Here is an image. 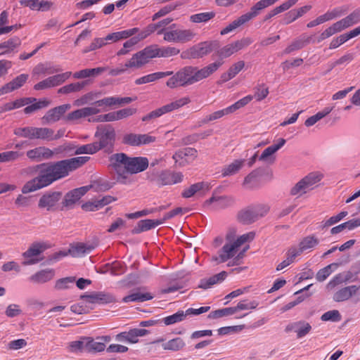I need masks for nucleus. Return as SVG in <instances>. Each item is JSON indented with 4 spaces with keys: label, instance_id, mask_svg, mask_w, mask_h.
Masks as SVG:
<instances>
[{
    "label": "nucleus",
    "instance_id": "1",
    "mask_svg": "<svg viewBox=\"0 0 360 360\" xmlns=\"http://www.w3.org/2000/svg\"><path fill=\"white\" fill-rule=\"evenodd\" d=\"M89 159L88 156H81L37 165L38 175L24 184L22 193L27 194L49 186L68 176L70 172L84 165Z\"/></svg>",
    "mask_w": 360,
    "mask_h": 360
},
{
    "label": "nucleus",
    "instance_id": "2",
    "mask_svg": "<svg viewBox=\"0 0 360 360\" xmlns=\"http://www.w3.org/2000/svg\"><path fill=\"white\" fill-rule=\"evenodd\" d=\"M110 167L116 172L118 182L129 183L128 173L137 174L147 169L148 160L145 157H128L124 153H115L109 158Z\"/></svg>",
    "mask_w": 360,
    "mask_h": 360
},
{
    "label": "nucleus",
    "instance_id": "3",
    "mask_svg": "<svg viewBox=\"0 0 360 360\" xmlns=\"http://www.w3.org/2000/svg\"><path fill=\"white\" fill-rule=\"evenodd\" d=\"M221 65L222 63L218 61L210 63L201 69L194 66H186L170 77L166 84L170 89L192 85L207 78L216 72Z\"/></svg>",
    "mask_w": 360,
    "mask_h": 360
},
{
    "label": "nucleus",
    "instance_id": "4",
    "mask_svg": "<svg viewBox=\"0 0 360 360\" xmlns=\"http://www.w3.org/2000/svg\"><path fill=\"white\" fill-rule=\"evenodd\" d=\"M255 233L250 232L243 234L236 239H231L230 235L226 236V242L221 249L218 252V255L213 256L212 261L215 262L217 264L224 263L230 259L232 262L228 264V266L238 265L244 257L246 248L241 249V246L246 242L252 240L254 238Z\"/></svg>",
    "mask_w": 360,
    "mask_h": 360
},
{
    "label": "nucleus",
    "instance_id": "5",
    "mask_svg": "<svg viewBox=\"0 0 360 360\" xmlns=\"http://www.w3.org/2000/svg\"><path fill=\"white\" fill-rule=\"evenodd\" d=\"M158 34H163L164 40L173 43H186L191 41L195 34L189 29H179L176 24H172L166 29L158 31Z\"/></svg>",
    "mask_w": 360,
    "mask_h": 360
},
{
    "label": "nucleus",
    "instance_id": "6",
    "mask_svg": "<svg viewBox=\"0 0 360 360\" xmlns=\"http://www.w3.org/2000/svg\"><path fill=\"white\" fill-rule=\"evenodd\" d=\"M323 174L319 172H313L300 179L290 190L292 195L301 196L314 189L323 179Z\"/></svg>",
    "mask_w": 360,
    "mask_h": 360
},
{
    "label": "nucleus",
    "instance_id": "7",
    "mask_svg": "<svg viewBox=\"0 0 360 360\" xmlns=\"http://www.w3.org/2000/svg\"><path fill=\"white\" fill-rule=\"evenodd\" d=\"M179 49L175 47H164L158 48V46H148L139 51L141 59L143 61V65H146L152 58L156 57H170L176 56L179 53Z\"/></svg>",
    "mask_w": 360,
    "mask_h": 360
},
{
    "label": "nucleus",
    "instance_id": "8",
    "mask_svg": "<svg viewBox=\"0 0 360 360\" xmlns=\"http://www.w3.org/2000/svg\"><path fill=\"white\" fill-rule=\"evenodd\" d=\"M95 136L98 139V141L95 143H97L99 150L111 148L115 140V131L111 125H99L97 127Z\"/></svg>",
    "mask_w": 360,
    "mask_h": 360
},
{
    "label": "nucleus",
    "instance_id": "9",
    "mask_svg": "<svg viewBox=\"0 0 360 360\" xmlns=\"http://www.w3.org/2000/svg\"><path fill=\"white\" fill-rule=\"evenodd\" d=\"M190 102V99L188 97L181 98L175 101H173L169 104L163 105L159 108H157L148 114L144 115L141 120L143 122H148L152 120H155L162 115L170 112L174 110L179 109V108L186 105Z\"/></svg>",
    "mask_w": 360,
    "mask_h": 360
},
{
    "label": "nucleus",
    "instance_id": "10",
    "mask_svg": "<svg viewBox=\"0 0 360 360\" xmlns=\"http://www.w3.org/2000/svg\"><path fill=\"white\" fill-rule=\"evenodd\" d=\"M47 248V245L44 243H33L27 251L23 252L22 257L25 260L22 262L25 266L32 265L38 263L41 259L38 256Z\"/></svg>",
    "mask_w": 360,
    "mask_h": 360
},
{
    "label": "nucleus",
    "instance_id": "11",
    "mask_svg": "<svg viewBox=\"0 0 360 360\" xmlns=\"http://www.w3.org/2000/svg\"><path fill=\"white\" fill-rule=\"evenodd\" d=\"M212 49V44L205 41L183 51L181 57L184 59L199 58L210 53Z\"/></svg>",
    "mask_w": 360,
    "mask_h": 360
},
{
    "label": "nucleus",
    "instance_id": "12",
    "mask_svg": "<svg viewBox=\"0 0 360 360\" xmlns=\"http://www.w3.org/2000/svg\"><path fill=\"white\" fill-rule=\"evenodd\" d=\"M197 155L198 152L195 148H184L177 150L172 158L177 166L184 167L193 162Z\"/></svg>",
    "mask_w": 360,
    "mask_h": 360
},
{
    "label": "nucleus",
    "instance_id": "13",
    "mask_svg": "<svg viewBox=\"0 0 360 360\" xmlns=\"http://www.w3.org/2000/svg\"><path fill=\"white\" fill-rule=\"evenodd\" d=\"M140 53L138 51L133 54L131 58L126 61L124 65L117 67L116 68L111 69L109 74L111 76H118L127 71L129 69H140L143 68V63L140 56Z\"/></svg>",
    "mask_w": 360,
    "mask_h": 360
},
{
    "label": "nucleus",
    "instance_id": "14",
    "mask_svg": "<svg viewBox=\"0 0 360 360\" xmlns=\"http://www.w3.org/2000/svg\"><path fill=\"white\" fill-rule=\"evenodd\" d=\"M156 140L155 136L148 134H134L129 133L124 135L122 143L132 146H139L146 145L154 142Z\"/></svg>",
    "mask_w": 360,
    "mask_h": 360
},
{
    "label": "nucleus",
    "instance_id": "15",
    "mask_svg": "<svg viewBox=\"0 0 360 360\" xmlns=\"http://www.w3.org/2000/svg\"><path fill=\"white\" fill-rule=\"evenodd\" d=\"M61 198L62 193L58 191L46 193L40 198L38 207L47 211L54 210Z\"/></svg>",
    "mask_w": 360,
    "mask_h": 360
},
{
    "label": "nucleus",
    "instance_id": "16",
    "mask_svg": "<svg viewBox=\"0 0 360 360\" xmlns=\"http://www.w3.org/2000/svg\"><path fill=\"white\" fill-rule=\"evenodd\" d=\"M251 43L252 41L250 39H243L226 44L220 49L219 51V56L223 58H229L243 48L248 46Z\"/></svg>",
    "mask_w": 360,
    "mask_h": 360
},
{
    "label": "nucleus",
    "instance_id": "17",
    "mask_svg": "<svg viewBox=\"0 0 360 360\" xmlns=\"http://www.w3.org/2000/svg\"><path fill=\"white\" fill-rule=\"evenodd\" d=\"M70 108V104H64L48 110L42 117L43 122L46 124L56 122Z\"/></svg>",
    "mask_w": 360,
    "mask_h": 360
},
{
    "label": "nucleus",
    "instance_id": "18",
    "mask_svg": "<svg viewBox=\"0 0 360 360\" xmlns=\"http://www.w3.org/2000/svg\"><path fill=\"white\" fill-rule=\"evenodd\" d=\"M53 154L51 149L44 146L34 148L27 150L26 153V155L30 160L36 162L50 159L53 158Z\"/></svg>",
    "mask_w": 360,
    "mask_h": 360
},
{
    "label": "nucleus",
    "instance_id": "19",
    "mask_svg": "<svg viewBox=\"0 0 360 360\" xmlns=\"http://www.w3.org/2000/svg\"><path fill=\"white\" fill-rule=\"evenodd\" d=\"M357 279L356 276L352 271H345L335 276L327 284L328 290H331L336 286L342 283L354 282Z\"/></svg>",
    "mask_w": 360,
    "mask_h": 360
},
{
    "label": "nucleus",
    "instance_id": "20",
    "mask_svg": "<svg viewBox=\"0 0 360 360\" xmlns=\"http://www.w3.org/2000/svg\"><path fill=\"white\" fill-rule=\"evenodd\" d=\"M311 330V325L304 321H300L288 325L286 332L293 331L297 334V338H302L307 335Z\"/></svg>",
    "mask_w": 360,
    "mask_h": 360
},
{
    "label": "nucleus",
    "instance_id": "21",
    "mask_svg": "<svg viewBox=\"0 0 360 360\" xmlns=\"http://www.w3.org/2000/svg\"><path fill=\"white\" fill-rule=\"evenodd\" d=\"M89 191L88 186H82L73 189L66 193L63 200V205L65 207H71L75 205L79 200L85 195Z\"/></svg>",
    "mask_w": 360,
    "mask_h": 360
},
{
    "label": "nucleus",
    "instance_id": "22",
    "mask_svg": "<svg viewBox=\"0 0 360 360\" xmlns=\"http://www.w3.org/2000/svg\"><path fill=\"white\" fill-rule=\"evenodd\" d=\"M359 290V287L356 285L345 287L335 292L333 299L337 302H344L356 295Z\"/></svg>",
    "mask_w": 360,
    "mask_h": 360
},
{
    "label": "nucleus",
    "instance_id": "23",
    "mask_svg": "<svg viewBox=\"0 0 360 360\" xmlns=\"http://www.w3.org/2000/svg\"><path fill=\"white\" fill-rule=\"evenodd\" d=\"M232 202V199L227 196L213 195L205 202V206L212 210H218L229 206Z\"/></svg>",
    "mask_w": 360,
    "mask_h": 360
},
{
    "label": "nucleus",
    "instance_id": "24",
    "mask_svg": "<svg viewBox=\"0 0 360 360\" xmlns=\"http://www.w3.org/2000/svg\"><path fill=\"white\" fill-rule=\"evenodd\" d=\"M28 75L21 74L0 89V96L11 92L21 87L27 81Z\"/></svg>",
    "mask_w": 360,
    "mask_h": 360
},
{
    "label": "nucleus",
    "instance_id": "25",
    "mask_svg": "<svg viewBox=\"0 0 360 360\" xmlns=\"http://www.w3.org/2000/svg\"><path fill=\"white\" fill-rule=\"evenodd\" d=\"M60 71L58 66L53 65L50 63H39L32 70L33 76H42L46 75H53Z\"/></svg>",
    "mask_w": 360,
    "mask_h": 360
},
{
    "label": "nucleus",
    "instance_id": "26",
    "mask_svg": "<svg viewBox=\"0 0 360 360\" xmlns=\"http://www.w3.org/2000/svg\"><path fill=\"white\" fill-rule=\"evenodd\" d=\"M94 249V246L92 245L77 243L72 245L68 252L74 257H79L89 253Z\"/></svg>",
    "mask_w": 360,
    "mask_h": 360
},
{
    "label": "nucleus",
    "instance_id": "27",
    "mask_svg": "<svg viewBox=\"0 0 360 360\" xmlns=\"http://www.w3.org/2000/svg\"><path fill=\"white\" fill-rule=\"evenodd\" d=\"M55 271L53 269H47L35 273L29 279L35 283H44L53 279Z\"/></svg>",
    "mask_w": 360,
    "mask_h": 360
},
{
    "label": "nucleus",
    "instance_id": "28",
    "mask_svg": "<svg viewBox=\"0 0 360 360\" xmlns=\"http://www.w3.org/2000/svg\"><path fill=\"white\" fill-rule=\"evenodd\" d=\"M342 30L360 22V9H356L345 18L338 21Z\"/></svg>",
    "mask_w": 360,
    "mask_h": 360
},
{
    "label": "nucleus",
    "instance_id": "29",
    "mask_svg": "<svg viewBox=\"0 0 360 360\" xmlns=\"http://www.w3.org/2000/svg\"><path fill=\"white\" fill-rule=\"evenodd\" d=\"M138 32L139 28L134 27L129 30L112 32L106 36V39L112 42H117L118 41L126 39L130 37H132Z\"/></svg>",
    "mask_w": 360,
    "mask_h": 360
},
{
    "label": "nucleus",
    "instance_id": "30",
    "mask_svg": "<svg viewBox=\"0 0 360 360\" xmlns=\"http://www.w3.org/2000/svg\"><path fill=\"white\" fill-rule=\"evenodd\" d=\"M245 67V62L239 60L233 63L227 70L221 75V79L223 82H228L235 77Z\"/></svg>",
    "mask_w": 360,
    "mask_h": 360
},
{
    "label": "nucleus",
    "instance_id": "31",
    "mask_svg": "<svg viewBox=\"0 0 360 360\" xmlns=\"http://www.w3.org/2000/svg\"><path fill=\"white\" fill-rule=\"evenodd\" d=\"M20 44L21 41L17 37H12L6 41L0 43V56L12 53L20 46Z\"/></svg>",
    "mask_w": 360,
    "mask_h": 360
},
{
    "label": "nucleus",
    "instance_id": "32",
    "mask_svg": "<svg viewBox=\"0 0 360 360\" xmlns=\"http://www.w3.org/2000/svg\"><path fill=\"white\" fill-rule=\"evenodd\" d=\"M227 276L226 271H221L216 275H214L208 278L200 280L198 287L202 289H207L211 288L214 284L223 281Z\"/></svg>",
    "mask_w": 360,
    "mask_h": 360
},
{
    "label": "nucleus",
    "instance_id": "33",
    "mask_svg": "<svg viewBox=\"0 0 360 360\" xmlns=\"http://www.w3.org/2000/svg\"><path fill=\"white\" fill-rule=\"evenodd\" d=\"M61 135H54V131L47 127H36L35 139L46 141L56 140Z\"/></svg>",
    "mask_w": 360,
    "mask_h": 360
},
{
    "label": "nucleus",
    "instance_id": "34",
    "mask_svg": "<svg viewBox=\"0 0 360 360\" xmlns=\"http://www.w3.org/2000/svg\"><path fill=\"white\" fill-rule=\"evenodd\" d=\"M105 347V344L98 340V337L96 339L86 338V351L94 353L101 352L104 351Z\"/></svg>",
    "mask_w": 360,
    "mask_h": 360
},
{
    "label": "nucleus",
    "instance_id": "35",
    "mask_svg": "<svg viewBox=\"0 0 360 360\" xmlns=\"http://www.w3.org/2000/svg\"><path fill=\"white\" fill-rule=\"evenodd\" d=\"M163 224V220L161 219H143L138 222L137 227L135 229L136 233H141L143 231H148L160 224Z\"/></svg>",
    "mask_w": 360,
    "mask_h": 360
},
{
    "label": "nucleus",
    "instance_id": "36",
    "mask_svg": "<svg viewBox=\"0 0 360 360\" xmlns=\"http://www.w3.org/2000/svg\"><path fill=\"white\" fill-rule=\"evenodd\" d=\"M210 189V186L208 184L205 182H199L189 186L188 188L184 189L182 193V196L186 198H188L194 195L198 191L202 190L208 191Z\"/></svg>",
    "mask_w": 360,
    "mask_h": 360
},
{
    "label": "nucleus",
    "instance_id": "37",
    "mask_svg": "<svg viewBox=\"0 0 360 360\" xmlns=\"http://www.w3.org/2000/svg\"><path fill=\"white\" fill-rule=\"evenodd\" d=\"M319 243V240L314 236H308L304 238L299 243V248L303 252L311 251L313 248L317 246Z\"/></svg>",
    "mask_w": 360,
    "mask_h": 360
},
{
    "label": "nucleus",
    "instance_id": "38",
    "mask_svg": "<svg viewBox=\"0 0 360 360\" xmlns=\"http://www.w3.org/2000/svg\"><path fill=\"white\" fill-rule=\"evenodd\" d=\"M186 346V343L181 338H173L162 345L165 350L179 351Z\"/></svg>",
    "mask_w": 360,
    "mask_h": 360
},
{
    "label": "nucleus",
    "instance_id": "39",
    "mask_svg": "<svg viewBox=\"0 0 360 360\" xmlns=\"http://www.w3.org/2000/svg\"><path fill=\"white\" fill-rule=\"evenodd\" d=\"M153 296L148 292H134L122 299V302L127 303L131 302H144L153 299Z\"/></svg>",
    "mask_w": 360,
    "mask_h": 360
},
{
    "label": "nucleus",
    "instance_id": "40",
    "mask_svg": "<svg viewBox=\"0 0 360 360\" xmlns=\"http://www.w3.org/2000/svg\"><path fill=\"white\" fill-rule=\"evenodd\" d=\"M244 162V160H235L233 162L223 168L221 171L222 175L226 176L235 174L242 168Z\"/></svg>",
    "mask_w": 360,
    "mask_h": 360
},
{
    "label": "nucleus",
    "instance_id": "41",
    "mask_svg": "<svg viewBox=\"0 0 360 360\" xmlns=\"http://www.w3.org/2000/svg\"><path fill=\"white\" fill-rule=\"evenodd\" d=\"M309 42V38L307 37H300L292 41L283 51L284 54H289L295 51L301 49Z\"/></svg>",
    "mask_w": 360,
    "mask_h": 360
},
{
    "label": "nucleus",
    "instance_id": "42",
    "mask_svg": "<svg viewBox=\"0 0 360 360\" xmlns=\"http://www.w3.org/2000/svg\"><path fill=\"white\" fill-rule=\"evenodd\" d=\"M343 31L339 24V22L337 21L332 24L330 27L326 28L319 37L317 39V42H321V41L328 39L331 36L341 32Z\"/></svg>",
    "mask_w": 360,
    "mask_h": 360
},
{
    "label": "nucleus",
    "instance_id": "43",
    "mask_svg": "<svg viewBox=\"0 0 360 360\" xmlns=\"http://www.w3.org/2000/svg\"><path fill=\"white\" fill-rule=\"evenodd\" d=\"M148 331L142 328H134L127 332V342L131 344L137 343L139 338L145 336Z\"/></svg>",
    "mask_w": 360,
    "mask_h": 360
},
{
    "label": "nucleus",
    "instance_id": "44",
    "mask_svg": "<svg viewBox=\"0 0 360 360\" xmlns=\"http://www.w3.org/2000/svg\"><path fill=\"white\" fill-rule=\"evenodd\" d=\"M240 221L250 224L257 220L252 207L242 210L238 215Z\"/></svg>",
    "mask_w": 360,
    "mask_h": 360
},
{
    "label": "nucleus",
    "instance_id": "45",
    "mask_svg": "<svg viewBox=\"0 0 360 360\" xmlns=\"http://www.w3.org/2000/svg\"><path fill=\"white\" fill-rule=\"evenodd\" d=\"M85 85V82L72 83L60 88L58 90V93L62 94H68L72 92L79 91L84 87Z\"/></svg>",
    "mask_w": 360,
    "mask_h": 360
},
{
    "label": "nucleus",
    "instance_id": "46",
    "mask_svg": "<svg viewBox=\"0 0 360 360\" xmlns=\"http://www.w3.org/2000/svg\"><path fill=\"white\" fill-rule=\"evenodd\" d=\"M246 22H248V20L245 19L244 15H242L239 18H238L237 19L233 20L231 23H230L225 28H224L221 31L220 34L221 35H225V34H226L233 31L234 30H236L238 27L245 24Z\"/></svg>",
    "mask_w": 360,
    "mask_h": 360
},
{
    "label": "nucleus",
    "instance_id": "47",
    "mask_svg": "<svg viewBox=\"0 0 360 360\" xmlns=\"http://www.w3.org/2000/svg\"><path fill=\"white\" fill-rule=\"evenodd\" d=\"M230 112L227 108L214 112L210 115L205 116L200 121L201 124H207L210 122L217 120L221 118L224 115H229Z\"/></svg>",
    "mask_w": 360,
    "mask_h": 360
},
{
    "label": "nucleus",
    "instance_id": "48",
    "mask_svg": "<svg viewBox=\"0 0 360 360\" xmlns=\"http://www.w3.org/2000/svg\"><path fill=\"white\" fill-rule=\"evenodd\" d=\"M215 16L213 11L200 13L190 16V20L194 23L207 22Z\"/></svg>",
    "mask_w": 360,
    "mask_h": 360
},
{
    "label": "nucleus",
    "instance_id": "49",
    "mask_svg": "<svg viewBox=\"0 0 360 360\" xmlns=\"http://www.w3.org/2000/svg\"><path fill=\"white\" fill-rule=\"evenodd\" d=\"M36 127H26L18 128L14 131V134L20 137L35 139Z\"/></svg>",
    "mask_w": 360,
    "mask_h": 360
},
{
    "label": "nucleus",
    "instance_id": "50",
    "mask_svg": "<svg viewBox=\"0 0 360 360\" xmlns=\"http://www.w3.org/2000/svg\"><path fill=\"white\" fill-rule=\"evenodd\" d=\"M337 266V264L333 263L320 269L316 275V280L319 282L324 281L333 271L332 268H336Z\"/></svg>",
    "mask_w": 360,
    "mask_h": 360
},
{
    "label": "nucleus",
    "instance_id": "51",
    "mask_svg": "<svg viewBox=\"0 0 360 360\" xmlns=\"http://www.w3.org/2000/svg\"><path fill=\"white\" fill-rule=\"evenodd\" d=\"M276 153L274 149L270 146L263 150L258 159L259 161L271 164L274 162L276 160V157L274 156Z\"/></svg>",
    "mask_w": 360,
    "mask_h": 360
},
{
    "label": "nucleus",
    "instance_id": "52",
    "mask_svg": "<svg viewBox=\"0 0 360 360\" xmlns=\"http://www.w3.org/2000/svg\"><path fill=\"white\" fill-rule=\"evenodd\" d=\"M186 316V314L184 311H178L172 315L165 317L163 322L166 326H169L183 321Z\"/></svg>",
    "mask_w": 360,
    "mask_h": 360
},
{
    "label": "nucleus",
    "instance_id": "53",
    "mask_svg": "<svg viewBox=\"0 0 360 360\" xmlns=\"http://www.w3.org/2000/svg\"><path fill=\"white\" fill-rule=\"evenodd\" d=\"M253 99V96L248 95L241 99L238 100L231 105L227 107L230 114L234 112L237 110L245 106Z\"/></svg>",
    "mask_w": 360,
    "mask_h": 360
},
{
    "label": "nucleus",
    "instance_id": "54",
    "mask_svg": "<svg viewBox=\"0 0 360 360\" xmlns=\"http://www.w3.org/2000/svg\"><path fill=\"white\" fill-rule=\"evenodd\" d=\"M98 146H97V143H92L86 145L81 146L78 147L75 150L76 155L80 154H94L97 151H98Z\"/></svg>",
    "mask_w": 360,
    "mask_h": 360
},
{
    "label": "nucleus",
    "instance_id": "55",
    "mask_svg": "<svg viewBox=\"0 0 360 360\" xmlns=\"http://www.w3.org/2000/svg\"><path fill=\"white\" fill-rule=\"evenodd\" d=\"M259 305L257 300L248 301L246 300L239 302L236 307V314L242 310L255 309Z\"/></svg>",
    "mask_w": 360,
    "mask_h": 360
},
{
    "label": "nucleus",
    "instance_id": "56",
    "mask_svg": "<svg viewBox=\"0 0 360 360\" xmlns=\"http://www.w3.org/2000/svg\"><path fill=\"white\" fill-rule=\"evenodd\" d=\"M50 103L51 101L49 100L44 98L27 106L25 108L24 112L25 114H30L37 110L49 106Z\"/></svg>",
    "mask_w": 360,
    "mask_h": 360
},
{
    "label": "nucleus",
    "instance_id": "57",
    "mask_svg": "<svg viewBox=\"0 0 360 360\" xmlns=\"http://www.w3.org/2000/svg\"><path fill=\"white\" fill-rule=\"evenodd\" d=\"M95 105L96 106H99L100 108L112 107V106H115V105L119 106V97L118 96L105 97L103 99L96 101Z\"/></svg>",
    "mask_w": 360,
    "mask_h": 360
},
{
    "label": "nucleus",
    "instance_id": "58",
    "mask_svg": "<svg viewBox=\"0 0 360 360\" xmlns=\"http://www.w3.org/2000/svg\"><path fill=\"white\" fill-rule=\"evenodd\" d=\"M235 314H236V309H234L233 307H227V308L217 309V310L212 311L209 314V318L218 319V318H221L223 316L233 315Z\"/></svg>",
    "mask_w": 360,
    "mask_h": 360
},
{
    "label": "nucleus",
    "instance_id": "59",
    "mask_svg": "<svg viewBox=\"0 0 360 360\" xmlns=\"http://www.w3.org/2000/svg\"><path fill=\"white\" fill-rule=\"evenodd\" d=\"M52 6H53V2L50 1L32 0V10L46 11L50 10Z\"/></svg>",
    "mask_w": 360,
    "mask_h": 360
},
{
    "label": "nucleus",
    "instance_id": "60",
    "mask_svg": "<svg viewBox=\"0 0 360 360\" xmlns=\"http://www.w3.org/2000/svg\"><path fill=\"white\" fill-rule=\"evenodd\" d=\"M269 93V88L265 84H257L255 88L253 98H255L257 101H261L268 96Z\"/></svg>",
    "mask_w": 360,
    "mask_h": 360
},
{
    "label": "nucleus",
    "instance_id": "61",
    "mask_svg": "<svg viewBox=\"0 0 360 360\" xmlns=\"http://www.w3.org/2000/svg\"><path fill=\"white\" fill-rule=\"evenodd\" d=\"M321 319L323 321L338 322L342 319V316L338 310L333 309L323 314Z\"/></svg>",
    "mask_w": 360,
    "mask_h": 360
},
{
    "label": "nucleus",
    "instance_id": "62",
    "mask_svg": "<svg viewBox=\"0 0 360 360\" xmlns=\"http://www.w3.org/2000/svg\"><path fill=\"white\" fill-rule=\"evenodd\" d=\"M21 153L18 151H6L0 153V162H7L15 161L21 156Z\"/></svg>",
    "mask_w": 360,
    "mask_h": 360
},
{
    "label": "nucleus",
    "instance_id": "63",
    "mask_svg": "<svg viewBox=\"0 0 360 360\" xmlns=\"http://www.w3.org/2000/svg\"><path fill=\"white\" fill-rule=\"evenodd\" d=\"M107 41L106 37L105 38H95L91 44L83 51V53H86L100 49L107 44Z\"/></svg>",
    "mask_w": 360,
    "mask_h": 360
},
{
    "label": "nucleus",
    "instance_id": "64",
    "mask_svg": "<svg viewBox=\"0 0 360 360\" xmlns=\"http://www.w3.org/2000/svg\"><path fill=\"white\" fill-rule=\"evenodd\" d=\"M156 30V25L153 24H150L146 27H145L141 31H139L136 33L137 35L134 37L136 39L137 41L139 42L146 37H148L150 34L153 33Z\"/></svg>",
    "mask_w": 360,
    "mask_h": 360
}]
</instances>
